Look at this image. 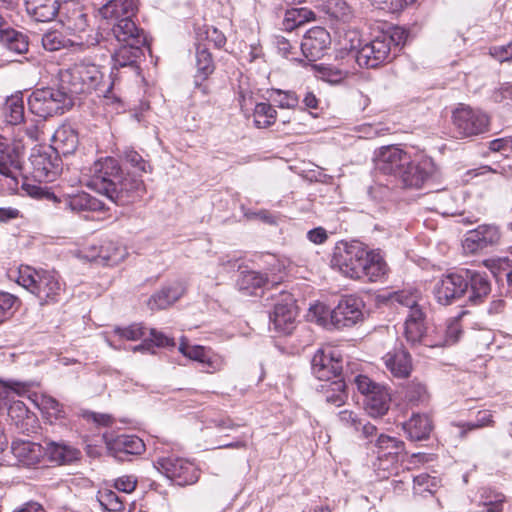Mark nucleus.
Masks as SVG:
<instances>
[{"label": "nucleus", "instance_id": "1", "mask_svg": "<svg viewBox=\"0 0 512 512\" xmlns=\"http://www.w3.org/2000/svg\"><path fill=\"white\" fill-rule=\"evenodd\" d=\"M331 264L351 279L366 277L369 281H377L387 272V264L380 251H367L362 243L356 241L337 246Z\"/></svg>", "mask_w": 512, "mask_h": 512}, {"label": "nucleus", "instance_id": "2", "mask_svg": "<svg viewBox=\"0 0 512 512\" xmlns=\"http://www.w3.org/2000/svg\"><path fill=\"white\" fill-rule=\"evenodd\" d=\"M17 282L33 294L41 305L58 302L63 291V284L56 272L36 270L29 266L19 269Z\"/></svg>", "mask_w": 512, "mask_h": 512}, {"label": "nucleus", "instance_id": "3", "mask_svg": "<svg viewBox=\"0 0 512 512\" xmlns=\"http://www.w3.org/2000/svg\"><path fill=\"white\" fill-rule=\"evenodd\" d=\"M103 77L104 74L100 67L89 62L75 63L59 72L61 86L68 89L74 99L79 94L97 90Z\"/></svg>", "mask_w": 512, "mask_h": 512}, {"label": "nucleus", "instance_id": "4", "mask_svg": "<svg viewBox=\"0 0 512 512\" xmlns=\"http://www.w3.org/2000/svg\"><path fill=\"white\" fill-rule=\"evenodd\" d=\"M74 104V98L68 89L46 87L35 90L28 99L30 111L43 118L63 114Z\"/></svg>", "mask_w": 512, "mask_h": 512}, {"label": "nucleus", "instance_id": "5", "mask_svg": "<svg viewBox=\"0 0 512 512\" xmlns=\"http://www.w3.org/2000/svg\"><path fill=\"white\" fill-rule=\"evenodd\" d=\"M22 176V147L0 135V193L18 190Z\"/></svg>", "mask_w": 512, "mask_h": 512}, {"label": "nucleus", "instance_id": "6", "mask_svg": "<svg viewBox=\"0 0 512 512\" xmlns=\"http://www.w3.org/2000/svg\"><path fill=\"white\" fill-rule=\"evenodd\" d=\"M298 309L290 293H281L280 299L269 313V331L277 336L290 335L297 325Z\"/></svg>", "mask_w": 512, "mask_h": 512}, {"label": "nucleus", "instance_id": "7", "mask_svg": "<svg viewBox=\"0 0 512 512\" xmlns=\"http://www.w3.org/2000/svg\"><path fill=\"white\" fill-rule=\"evenodd\" d=\"M122 172L115 158L99 159L90 168L91 175L87 186L107 197L113 186L119 183Z\"/></svg>", "mask_w": 512, "mask_h": 512}, {"label": "nucleus", "instance_id": "8", "mask_svg": "<svg viewBox=\"0 0 512 512\" xmlns=\"http://www.w3.org/2000/svg\"><path fill=\"white\" fill-rule=\"evenodd\" d=\"M154 466L167 478L181 486L193 484L199 477L198 469L192 462L176 455L160 457Z\"/></svg>", "mask_w": 512, "mask_h": 512}, {"label": "nucleus", "instance_id": "9", "mask_svg": "<svg viewBox=\"0 0 512 512\" xmlns=\"http://www.w3.org/2000/svg\"><path fill=\"white\" fill-rule=\"evenodd\" d=\"M455 132L459 137H471L487 131L489 118L479 110L461 104L452 114Z\"/></svg>", "mask_w": 512, "mask_h": 512}, {"label": "nucleus", "instance_id": "10", "mask_svg": "<svg viewBox=\"0 0 512 512\" xmlns=\"http://www.w3.org/2000/svg\"><path fill=\"white\" fill-rule=\"evenodd\" d=\"M387 41L382 33H380L371 41L361 46L355 55L358 65L366 68H375L394 58L393 50L388 46Z\"/></svg>", "mask_w": 512, "mask_h": 512}, {"label": "nucleus", "instance_id": "11", "mask_svg": "<svg viewBox=\"0 0 512 512\" xmlns=\"http://www.w3.org/2000/svg\"><path fill=\"white\" fill-rule=\"evenodd\" d=\"M363 301L355 296L342 298L331 311L330 324L335 329L352 327L364 318Z\"/></svg>", "mask_w": 512, "mask_h": 512}, {"label": "nucleus", "instance_id": "12", "mask_svg": "<svg viewBox=\"0 0 512 512\" xmlns=\"http://www.w3.org/2000/svg\"><path fill=\"white\" fill-rule=\"evenodd\" d=\"M467 291V279L464 273H450L442 276L434 285L433 294L441 305H450L460 299Z\"/></svg>", "mask_w": 512, "mask_h": 512}, {"label": "nucleus", "instance_id": "13", "mask_svg": "<svg viewBox=\"0 0 512 512\" xmlns=\"http://www.w3.org/2000/svg\"><path fill=\"white\" fill-rule=\"evenodd\" d=\"M33 177L40 182H53L61 172V160L50 148L36 150L30 156Z\"/></svg>", "mask_w": 512, "mask_h": 512}, {"label": "nucleus", "instance_id": "14", "mask_svg": "<svg viewBox=\"0 0 512 512\" xmlns=\"http://www.w3.org/2000/svg\"><path fill=\"white\" fill-rule=\"evenodd\" d=\"M500 237V231L496 226L480 225L465 234L462 247L466 254H477L497 245Z\"/></svg>", "mask_w": 512, "mask_h": 512}, {"label": "nucleus", "instance_id": "15", "mask_svg": "<svg viewBox=\"0 0 512 512\" xmlns=\"http://www.w3.org/2000/svg\"><path fill=\"white\" fill-rule=\"evenodd\" d=\"M145 193L144 182L136 177L122 173L118 184L113 186L107 198L119 206H125L138 200Z\"/></svg>", "mask_w": 512, "mask_h": 512}, {"label": "nucleus", "instance_id": "16", "mask_svg": "<svg viewBox=\"0 0 512 512\" xmlns=\"http://www.w3.org/2000/svg\"><path fill=\"white\" fill-rule=\"evenodd\" d=\"M311 369L316 378L328 381L340 375L342 363L332 349H318L312 357Z\"/></svg>", "mask_w": 512, "mask_h": 512}, {"label": "nucleus", "instance_id": "17", "mask_svg": "<svg viewBox=\"0 0 512 512\" xmlns=\"http://www.w3.org/2000/svg\"><path fill=\"white\" fill-rule=\"evenodd\" d=\"M410 160V155L399 147L386 146L380 149L376 166L384 174L398 176Z\"/></svg>", "mask_w": 512, "mask_h": 512}, {"label": "nucleus", "instance_id": "18", "mask_svg": "<svg viewBox=\"0 0 512 512\" xmlns=\"http://www.w3.org/2000/svg\"><path fill=\"white\" fill-rule=\"evenodd\" d=\"M57 15L62 25L73 33L84 32L88 26L87 14L78 1L64 2L59 6Z\"/></svg>", "mask_w": 512, "mask_h": 512}, {"label": "nucleus", "instance_id": "19", "mask_svg": "<svg viewBox=\"0 0 512 512\" xmlns=\"http://www.w3.org/2000/svg\"><path fill=\"white\" fill-rule=\"evenodd\" d=\"M434 167L431 160L424 159L420 162H412L401 170L397 176L406 188H421L433 173Z\"/></svg>", "mask_w": 512, "mask_h": 512}, {"label": "nucleus", "instance_id": "20", "mask_svg": "<svg viewBox=\"0 0 512 512\" xmlns=\"http://www.w3.org/2000/svg\"><path fill=\"white\" fill-rule=\"evenodd\" d=\"M463 273L467 279L468 301L474 305L482 303L491 292L489 275L472 269H465Z\"/></svg>", "mask_w": 512, "mask_h": 512}, {"label": "nucleus", "instance_id": "21", "mask_svg": "<svg viewBox=\"0 0 512 512\" xmlns=\"http://www.w3.org/2000/svg\"><path fill=\"white\" fill-rule=\"evenodd\" d=\"M48 198L62 204L64 209H69L72 212L105 210V204L102 201L86 192L65 195L62 199H58L54 194H48Z\"/></svg>", "mask_w": 512, "mask_h": 512}, {"label": "nucleus", "instance_id": "22", "mask_svg": "<svg viewBox=\"0 0 512 512\" xmlns=\"http://www.w3.org/2000/svg\"><path fill=\"white\" fill-rule=\"evenodd\" d=\"M11 453L16 463L25 467L37 465L45 455L40 444L26 440H14L11 444Z\"/></svg>", "mask_w": 512, "mask_h": 512}, {"label": "nucleus", "instance_id": "23", "mask_svg": "<svg viewBox=\"0 0 512 512\" xmlns=\"http://www.w3.org/2000/svg\"><path fill=\"white\" fill-rule=\"evenodd\" d=\"M425 318L426 315L423 309H415L407 314L404 324V335L411 345L424 343L425 345L430 346L432 341H428L425 336Z\"/></svg>", "mask_w": 512, "mask_h": 512}, {"label": "nucleus", "instance_id": "24", "mask_svg": "<svg viewBox=\"0 0 512 512\" xmlns=\"http://www.w3.org/2000/svg\"><path fill=\"white\" fill-rule=\"evenodd\" d=\"M112 33L119 44L146 45L147 43L144 31L136 26L131 17H124L117 21L113 25Z\"/></svg>", "mask_w": 512, "mask_h": 512}, {"label": "nucleus", "instance_id": "25", "mask_svg": "<svg viewBox=\"0 0 512 512\" xmlns=\"http://www.w3.org/2000/svg\"><path fill=\"white\" fill-rule=\"evenodd\" d=\"M330 44V36L326 29L314 27L307 31L301 49L306 57L319 58Z\"/></svg>", "mask_w": 512, "mask_h": 512}, {"label": "nucleus", "instance_id": "26", "mask_svg": "<svg viewBox=\"0 0 512 512\" xmlns=\"http://www.w3.org/2000/svg\"><path fill=\"white\" fill-rule=\"evenodd\" d=\"M79 144L76 130L69 124L61 125L52 136L51 149L57 154L67 156L73 154Z\"/></svg>", "mask_w": 512, "mask_h": 512}, {"label": "nucleus", "instance_id": "27", "mask_svg": "<svg viewBox=\"0 0 512 512\" xmlns=\"http://www.w3.org/2000/svg\"><path fill=\"white\" fill-rule=\"evenodd\" d=\"M145 45L121 43L113 54L114 68L128 67L138 73V60L143 56Z\"/></svg>", "mask_w": 512, "mask_h": 512}, {"label": "nucleus", "instance_id": "28", "mask_svg": "<svg viewBox=\"0 0 512 512\" xmlns=\"http://www.w3.org/2000/svg\"><path fill=\"white\" fill-rule=\"evenodd\" d=\"M386 368L390 373L397 378H406L412 370V362L410 354L403 350L398 349L393 352H388L383 357Z\"/></svg>", "mask_w": 512, "mask_h": 512}, {"label": "nucleus", "instance_id": "29", "mask_svg": "<svg viewBox=\"0 0 512 512\" xmlns=\"http://www.w3.org/2000/svg\"><path fill=\"white\" fill-rule=\"evenodd\" d=\"M338 419L341 425L362 438L368 439L376 433V427L366 422L354 411L342 410L338 413Z\"/></svg>", "mask_w": 512, "mask_h": 512}, {"label": "nucleus", "instance_id": "30", "mask_svg": "<svg viewBox=\"0 0 512 512\" xmlns=\"http://www.w3.org/2000/svg\"><path fill=\"white\" fill-rule=\"evenodd\" d=\"M377 458L379 466H383L384 461L395 463L399 454L404 451V443L394 437L380 435L376 441Z\"/></svg>", "mask_w": 512, "mask_h": 512}, {"label": "nucleus", "instance_id": "31", "mask_svg": "<svg viewBox=\"0 0 512 512\" xmlns=\"http://www.w3.org/2000/svg\"><path fill=\"white\" fill-rule=\"evenodd\" d=\"M26 11L38 22H48L57 16L58 0H25Z\"/></svg>", "mask_w": 512, "mask_h": 512}, {"label": "nucleus", "instance_id": "32", "mask_svg": "<svg viewBox=\"0 0 512 512\" xmlns=\"http://www.w3.org/2000/svg\"><path fill=\"white\" fill-rule=\"evenodd\" d=\"M137 9L135 0H110L99 9L102 18L119 21L131 17Z\"/></svg>", "mask_w": 512, "mask_h": 512}, {"label": "nucleus", "instance_id": "33", "mask_svg": "<svg viewBox=\"0 0 512 512\" xmlns=\"http://www.w3.org/2000/svg\"><path fill=\"white\" fill-rule=\"evenodd\" d=\"M403 429L412 441H421L429 437L432 430L430 418L425 414H414L403 423Z\"/></svg>", "mask_w": 512, "mask_h": 512}, {"label": "nucleus", "instance_id": "34", "mask_svg": "<svg viewBox=\"0 0 512 512\" xmlns=\"http://www.w3.org/2000/svg\"><path fill=\"white\" fill-rule=\"evenodd\" d=\"M184 293V288L177 284L162 288L153 294L147 304L151 310L165 309L176 302Z\"/></svg>", "mask_w": 512, "mask_h": 512}, {"label": "nucleus", "instance_id": "35", "mask_svg": "<svg viewBox=\"0 0 512 512\" xmlns=\"http://www.w3.org/2000/svg\"><path fill=\"white\" fill-rule=\"evenodd\" d=\"M319 7L330 17L349 23L354 18V10L346 0H319Z\"/></svg>", "mask_w": 512, "mask_h": 512}, {"label": "nucleus", "instance_id": "36", "mask_svg": "<svg viewBox=\"0 0 512 512\" xmlns=\"http://www.w3.org/2000/svg\"><path fill=\"white\" fill-rule=\"evenodd\" d=\"M4 121L10 125H18L24 121V101L23 95L17 93L6 99L2 108Z\"/></svg>", "mask_w": 512, "mask_h": 512}, {"label": "nucleus", "instance_id": "37", "mask_svg": "<svg viewBox=\"0 0 512 512\" xmlns=\"http://www.w3.org/2000/svg\"><path fill=\"white\" fill-rule=\"evenodd\" d=\"M239 103L242 111L248 117H255L256 99L254 97V83L247 76H241L238 85Z\"/></svg>", "mask_w": 512, "mask_h": 512}, {"label": "nucleus", "instance_id": "38", "mask_svg": "<svg viewBox=\"0 0 512 512\" xmlns=\"http://www.w3.org/2000/svg\"><path fill=\"white\" fill-rule=\"evenodd\" d=\"M390 394L386 387L374 391V393L364 399V407L369 415L372 417H379L389 409L390 405Z\"/></svg>", "mask_w": 512, "mask_h": 512}, {"label": "nucleus", "instance_id": "39", "mask_svg": "<svg viewBox=\"0 0 512 512\" xmlns=\"http://www.w3.org/2000/svg\"><path fill=\"white\" fill-rule=\"evenodd\" d=\"M0 42L10 51L23 54L28 51V37L15 29L7 27L0 33Z\"/></svg>", "mask_w": 512, "mask_h": 512}, {"label": "nucleus", "instance_id": "40", "mask_svg": "<svg viewBox=\"0 0 512 512\" xmlns=\"http://www.w3.org/2000/svg\"><path fill=\"white\" fill-rule=\"evenodd\" d=\"M90 261L101 260L107 264H116L124 258V251L112 241H107L100 246L97 253L85 255Z\"/></svg>", "mask_w": 512, "mask_h": 512}, {"label": "nucleus", "instance_id": "41", "mask_svg": "<svg viewBox=\"0 0 512 512\" xmlns=\"http://www.w3.org/2000/svg\"><path fill=\"white\" fill-rule=\"evenodd\" d=\"M112 449L117 453L140 455L145 450V444L135 435H119L114 439Z\"/></svg>", "mask_w": 512, "mask_h": 512}, {"label": "nucleus", "instance_id": "42", "mask_svg": "<svg viewBox=\"0 0 512 512\" xmlns=\"http://www.w3.org/2000/svg\"><path fill=\"white\" fill-rule=\"evenodd\" d=\"M47 453L52 461L60 464H69L77 460L80 455V451L76 448L65 444H58L51 442L47 445Z\"/></svg>", "mask_w": 512, "mask_h": 512}, {"label": "nucleus", "instance_id": "43", "mask_svg": "<svg viewBox=\"0 0 512 512\" xmlns=\"http://www.w3.org/2000/svg\"><path fill=\"white\" fill-rule=\"evenodd\" d=\"M266 99L276 103L280 108L294 109L299 104V97L294 91H284L280 89H267Z\"/></svg>", "mask_w": 512, "mask_h": 512}, {"label": "nucleus", "instance_id": "44", "mask_svg": "<svg viewBox=\"0 0 512 512\" xmlns=\"http://www.w3.org/2000/svg\"><path fill=\"white\" fill-rule=\"evenodd\" d=\"M28 391L23 383L14 381H0V412L12 402V394L21 395Z\"/></svg>", "mask_w": 512, "mask_h": 512}, {"label": "nucleus", "instance_id": "45", "mask_svg": "<svg viewBox=\"0 0 512 512\" xmlns=\"http://www.w3.org/2000/svg\"><path fill=\"white\" fill-rule=\"evenodd\" d=\"M421 300V294L416 289L398 291L391 296V301L407 308L408 313L415 309H423L420 304Z\"/></svg>", "mask_w": 512, "mask_h": 512}, {"label": "nucleus", "instance_id": "46", "mask_svg": "<svg viewBox=\"0 0 512 512\" xmlns=\"http://www.w3.org/2000/svg\"><path fill=\"white\" fill-rule=\"evenodd\" d=\"M314 17V13L306 8H294L287 10L283 21L286 30H293Z\"/></svg>", "mask_w": 512, "mask_h": 512}, {"label": "nucleus", "instance_id": "47", "mask_svg": "<svg viewBox=\"0 0 512 512\" xmlns=\"http://www.w3.org/2000/svg\"><path fill=\"white\" fill-rule=\"evenodd\" d=\"M443 333V338L438 341L431 342V347H444L455 344L462 334V328L459 320L457 318L450 319L443 330Z\"/></svg>", "mask_w": 512, "mask_h": 512}, {"label": "nucleus", "instance_id": "48", "mask_svg": "<svg viewBox=\"0 0 512 512\" xmlns=\"http://www.w3.org/2000/svg\"><path fill=\"white\" fill-rule=\"evenodd\" d=\"M212 54L204 45L199 44L196 49L197 77L205 80L214 71Z\"/></svg>", "mask_w": 512, "mask_h": 512}, {"label": "nucleus", "instance_id": "49", "mask_svg": "<svg viewBox=\"0 0 512 512\" xmlns=\"http://www.w3.org/2000/svg\"><path fill=\"white\" fill-rule=\"evenodd\" d=\"M97 500L99 504L109 512H120L125 509L123 500L116 492L110 489L98 491Z\"/></svg>", "mask_w": 512, "mask_h": 512}, {"label": "nucleus", "instance_id": "50", "mask_svg": "<svg viewBox=\"0 0 512 512\" xmlns=\"http://www.w3.org/2000/svg\"><path fill=\"white\" fill-rule=\"evenodd\" d=\"M39 407L47 415L50 423L65 417L62 404L52 396L43 395L40 398Z\"/></svg>", "mask_w": 512, "mask_h": 512}, {"label": "nucleus", "instance_id": "51", "mask_svg": "<svg viewBox=\"0 0 512 512\" xmlns=\"http://www.w3.org/2000/svg\"><path fill=\"white\" fill-rule=\"evenodd\" d=\"M318 77L330 84H339L348 76V72L333 65H320Z\"/></svg>", "mask_w": 512, "mask_h": 512}, {"label": "nucleus", "instance_id": "52", "mask_svg": "<svg viewBox=\"0 0 512 512\" xmlns=\"http://www.w3.org/2000/svg\"><path fill=\"white\" fill-rule=\"evenodd\" d=\"M405 398L413 404L423 403L428 399L426 386L418 381H411L406 386Z\"/></svg>", "mask_w": 512, "mask_h": 512}, {"label": "nucleus", "instance_id": "53", "mask_svg": "<svg viewBox=\"0 0 512 512\" xmlns=\"http://www.w3.org/2000/svg\"><path fill=\"white\" fill-rule=\"evenodd\" d=\"M414 494L426 496L425 493L432 495L437 488V481L435 477L428 474H420L413 479Z\"/></svg>", "mask_w": 512, "mask_h": 512}, {"label": "nucleus", "instance_id": "54", "mask_svg": "<svg viewBox=\"0 0 512 512\" xmlns=\"http://www.w3.org/2000/svg\"><path fill=\"white\" fill-rule=\"evenodd\" d=\"M382 35L388 40L387 44L392 48L393 56H396V53L405 44L408 37L407 31L401 27H393L388 32H382Z\"/></svg>", "mask_w": 512, "mask_h": 512}, {"label": "nucleus", "instance_id": "55", "mask_svg": "<svg viewBox=\"0 0 512 512\" xmlns=\"http://www.w3.org/2000/svg\"><path fill=\"white\" fill-rule=\"evenodd\" d=\"M256 273L252 270H242L237 280L239 292L244 296H253L256 291Z\"/></svg>", "mask_w": 512, "mask_h": 512}, {"label": "nucleus", "instance_id": "56", "mask_svg": "<svg viewBox=\"0 0 512 512\" xmlns=\"http://www.w3.org/2000/svg\"><path fill=\"white\" fill-rule=\"evenodd\" d=\"M331 311L325 304L316 303L309 308V318L325 328H332L330 324Z\"/></svg>", "mask_w": 512, "mask_h": 512}, {"label": "nucleus", "instance_id": "57", "mask_svg": "<svg viewBox=\"0 0 512 512\" xmlns=\"http://www.w3.org/2000/svg\"><path fill=\"white\" fill-rule=\"evenodd\" d=\"M73 44L70 40H66L61 33L51 31L42 36V45L47 51H57Z\"/></svg>", "mask_w": 512, "mask_h": 512}, {"label": "nucleus", "instance_id": "58", "mask_svg": "<svg viewBox=\"0 0 512 512\" xmlns=\"http://www.w3.org/2000/svg\"><path fill=\"white\" fill-rule=\"evenodd\" d=\"M331 390L326 391V401L335 406H341L347 399L345 383L342 380L334 381Z\"/></svg>", "mask_w": 512, "mask_h": 512}, {"label": "nucleus", "instance_id": "59", "mask_svg": "<svg viewBox=\"0 0 512 512\" xmlns=\"http://www.w3.org/2000/svg\"><path fill=\"white\" fill-rule=\"evenodd\" d=\"M354 383L358 391L365 397V399L372 395L374 391L384 388V385L374 382L366 375H357L354 378Z\"/></svg>", "mask_w": 512, "mask_h": 512}, {"label": "nucleus", "instance_id": "60", "mask_svg": "<svg viewBox=\"0 0 512 512\" xmlns=\"http://www.w3.org/2000/svg\"><path fill=\"white\" fill-rule=\"evenodd\" d=\"M371 5L377 9L390 13H396L403 10L406 6L412 4V0H369Z\"/></svg>", "mask_w": 512, "mask_h": 512}, {"label": "nucleus", "instance_id": "61", "mask_svg": "<svg viewBox=\"0 0 512 512\" xmlns=\"http://www.w3.org/2000/svg\"><path fill=\"white\" fill-rule=\"evenodd\" d=\"M179 351L187 358L201 363L209 350L203 346H189L183 338L180 345Z\"/></svg>", "mask_w": 512, "mask_h": 512}, {"label": "nucleus", "instance_id": "62", "mask_svg": "<svg viewBox=\"0 0 512 512\" xmlns=\"http://www.w3.org/2000/svg\"><path fill=\"white\" fill-rule=\"evenodd\" d=\"M114 333L121 339L136 341L141 339L144 335V327L141 324H132L128 327H116Z\"/></svg>", "mask_w": 512, "mask_h": 512}, {"label": "nucleus", "instance_id": "63", "mask_svg": "<svg viewBox=\"0 0 512 512\" xmlns=\"http://www.w3.org/2000/svg\"><path fill=\"white\" fill-rule=\"evenodd\" d=\"M264 116V122L258 120V128H266L272 125L277 116L276 110L269 103H258V117Z\"/></svg>", "mask_w": 512, "mask_h": 512}, {"label": "nucleus", "instance_id": "64", "mask_svg": "<svg viewBox=\"0 0 512 512\" xmlns=\"http://www.w3.org/2000/svg\"><path fill=\"white\" fill-rule=\"evenodd\" d=\"M201 364L205 368V372L214 373L216 371H220L223 368L224 360L219 355L208 351Z\"/></svg>", "mask_w": 512, "mask_h": 512}]
</instances>
